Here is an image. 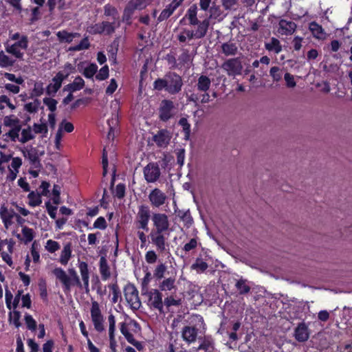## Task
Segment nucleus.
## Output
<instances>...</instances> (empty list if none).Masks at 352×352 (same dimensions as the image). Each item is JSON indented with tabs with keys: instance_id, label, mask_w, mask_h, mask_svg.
I'll list each match as a JSON object with an SVG mask.
<instances>
[{
	"instance_id": "4be33fe9",
	"label": "nucleus",
	"mask_w": 352,
	"mask_h": 352,
	"mask_svg": "<svg viewBox=\"0 0 352 352\" xmlns=\"http://www.w3.org/2000/svg\"><path fill=\"white\" fill-rule=\"evenodd\" d=\"M65 78L63 77L62 73H57L52 78V82L47 85L46 91L48 95L55 94L60 88L63 81Z\"/></svg>"
},
{
	"instance_id": "f03ea898",
	"label": "nucleus",
	"mask_w": 352,
	"mask_h": 352,
	"mask_svg": "<svg viewBox=\"0 0 352 352\" xmlns=\"http://www.w3.org/2000/svg\"><path fill=\"white\" fill-rule=\"evenodd\" d=\"M80 273L81 275L82 283L80 282L79 277L74 269L69 270V276L70 278L73 286H77L80 289H85L87 292L89 291V270L87 263L82 261L78 265Z\"/></svg>"
},
{
	"instance_id": "7c9ffc66",
	"label": "nucleus",
	"mask_w": 352,
	"mask_h": 352,
	"mask_svg": "<svg viewBox=\"0 0 352 352\" xmlns=\"http://www.w3.org/2000/svg\"><path fill=\"white\" fill-rule=\"evenodd\" d=\"M20 131L21 129L16 127L14 129H10L7 133L3 134L2 138L3 141L6 142H15L16 141H19V135Z\"/></svg>"
},
{
	"instance_id": "f8f14e48",
	"label": "nucleus",
	"mask_w": 352,
	"mask_h": 352,
	"mask_svg": "<svg viewBox=\"0 0 352 352\" xmlns=\"http://www.w3.org/2000/svg\"><path fill=\"white\" fill-rule=\"evenodd\" d=\"M151 0H131L126 7L123 20L129 21L135 10H142L144 8Z\"/></svg>"
},
{
	"instance_id": "3c124183",
	"label": "nucleus",
	"mask_w": 352,
	"mask_h": 352,
	"mask_svg": "<svg viewBox=\"0 0 352 352\" xmlns=\"http://www.w3.org/2000/svg\"><path fill=\"white\" fill-rule=\"evenodd\" d=\"M22 234H23V238L21 239L23 240L25 243H30L34 239V231L32 229H31L30 228L23 226L22 228Z\"/></svg>"
},
{
	"instance_id": "69168bd1",
	"label": "nucleus",
	"mask_w": 352,
	"mask_h": 352,
	"mask_svg": "<svg viewBox=\"0 0 352 352\" xmlns=\"http://www.w3.org/2000/svg\"><path fill=\"white\" fill-rule=\"evenodd\" d=\"M151 280V274L149 272H147L144 278L142 280L141 285H142V293L146 292L148 290V286Z\"/></svg>"
},
{
	"instance_id": "9d476101",
	"label": "nucleus",
	"mask_w": 352,
	"mask_h": 352,
	"mask_svg": "<svg viewBox=\"0 0 352 352\" xmlns=\"http://www.w3.org/2000/svg\"><path fill=\"white\" fill-rule=\"evenodd\" d=\"M169 232H164L151 230L149 236L151 243L157 248V250L164 252L166 250V241L168 239Z\"/></svg>"
},
{
	"instance_id": "e433bc0d",
	"label": "nucleus",
	"mask_w": 352,
	"mask_h": 352,
	"mask_svg": "<svg viewBox=\"0 0 352 352\" xmlns=\"http://www.w3.org/2000/svg\"><path fill=\"white\" fill-rule=\"evenodd\" d=\"M15 60L6 54L3 50L0 51V67L7 68L14 65Z\"/></svg>"
},
{
	"instance_id": "bf43d9fd",
	"label": "nucleus",
	"mask_w": 352,
	"mask_h": 352,
	"mask_svg": "<svg viewBox=\"0 0 352 352\" xmlns=\"http://www.w3.org/2000/svg\"><path fill=\"white\" fill-rule=\"evenodd\" d=\"M75 72V67L71 63H66L64 65L63 71H60L58 73H62L63 77L66 79L71 74Z\"/></svg>"
},
{
	"instance_id": "5701e85b",
	"label": "nucleus",
	"mask_w": 352,
	"mask_h": 352,
	"mask_svg": "<svg viewBox=\"0 0 352 352\" xmlns=\"http://www.w3.org/2000/svg\"><path fill=\"white\" fill-rule=\"evenodd\" d=\"M18 306L22 307L30 308L31 306V299L30 295L23 294L21 291H18L17 294L15 295L13 301L14 308H16Z\"/></svg>"
},
{
	"instance_id": "603ef678",
	"label": "nucleus",
	"mask_w": 352,
	"mask_h": 352,
	"mask_svg": "<svg viewBox=\"0 0 352 352\" xmlns=\"http://www.w3.org/2000/svg\"><path fill=\"white\" fill-rule=\"evenodd\" d=\"M45 248L50 253H54L60 249V245L57 241L49 239L47 241Z\"/></svg>"
},
{
	"instance_id": "79ce46f5",
	"label": "nucleus",
	"mask_w": 352,
	"mask_h": 352,
	"mask_svg": "<svg viewBox=\"0 0 352 352\" xmlns=\"http://www.w3.org/2000/svg\"><path fill=\"white\" fill-rule=\"evenodd\" d=\"M29 205L35 207L39 206L42 203L41 195L40 193L32 191L28 196Z\"/></svg>"
},
{
	"instance_id": "bb28decb",
	"label": "nucleus",
	"mask_w": 352,
	"mask_h": 352,
	"mask_svg": "<svg viewBox=\"0 0 352 352\" xmlns=\"http://www.w3.org/2000/svg\"><path fill=\"white\" fill-rule=\"evenodd\" d=\"M222 53L226 56H233L238 52V47L236 43L232 42H226L221 46Z\"/></svg>"
},
{
	"instance_id": "9b49d317",
	"label": "nucleus",
	"mask_w": 352,
	"mask_h": 352,
	"mask_svg": "<svg viewBox=\"0 0 352 352\" xmlns=\"http://www.w3.org/2000/svg\"><path fill=\"white\" fill-rule=\"evenodd\" d=\"M143 173L145 180L148 183L156 182L160 175L161 171L157 163H148L143 169Z\"/></svg>"
},
{
	"instance_id": "0e129e2a",
	"label": "nucleus",
	"mask_w": 352,
	"mask_h": 352,
	"mask_svg": "<svg viewBox=\"0 0 352 352\" xmlns=\"http://www.w3.org/2000/svg\"><path fill=\"white\" fill-rule=\"evenodd\" d=\"M39 106V102L38 100H34V102H28L25 104V110L30 113H35L37 111Z\"/></svg>"
},
{
	"instance_id": "1a4fd4ad",
	"label": "nucleus",
	"mask_w": 352,
	"mask_h": 352,
	"mask_svg": "<svg viewBox=\"0 0 352 352\" xmlns=\"http://www.w3.org/2000/svg\"><path fill=\"white\" fill-rule=\"evenodd\" d=\"M153 228L152 230L169 232L170 226L168 217L165 213L156 212L151 216Z\"/></svg>"
},
{
	"instance_id": "58836bf2",
	"label": "nucleus",
	"mask_w": 352,
	"mask_h": 352,
	"mask_svg": "<svg viewBox=\"0 0 352 352\" xmlns=\"http://www.w3.org/2000/svg\"><path fill=\"white\" fill-rule=\"evenodd\" d=\"M100 272L102 279L107 280L110 276L109 267L106 258L102 256L100 259Z\"/></svg>"
},
{
	"instance_id": "c03bdc74",
	"label": "nucleus",
	"mask_w": 352,
	"mask_h": 352,
	"mask_svg": "<svg viewBox=\"0 0 352 352\" xmlns=\"http://www.w3.org/2000/svg\"><path fill=\"white\" fill-rule=\"evenodd\" d=\"M208 267L207 263L201 258H197L195 262L191 265V269L195 270L197 273L204 272Z\"/></svg>"
},
{
	"instance_id": "c9c22d12",
	"label": "nucleus",
	"mask_w": 352,
	"mask_h": 352,
	"mask_svg": "<svg viewBox=\"0 0 352 352\" xmlns=\"http://www.w3.org/2000/svg\"><path fill=\"white\" fill-rule=\"evenodd\" d=\"M177 39L180 43H186L187 41L195 39L192 30L184 28L177 36Z\"/></svg>"
},
{
	"instance_id": "dca6fc26",
	"label": "nucleus",
	"mask_w": 352,
	"mask_h": 352,
	"mask_svg": "<svg viewBox=\"0 0 352 352\" xmlns=\"http://www.w3.org/2000/svg\"><path fill=\"white\" fill-rule=\"evenodd\" d=\"M174 104L168 100L162 101L160 107V118L163 121L169 120L173 116Z\"/></svg>"
},
{
	"instance_id": "e2e57ef3",
	"label": "nucleus",
	"mask_w": 352,
	"mask_h": 352,
	"mask_svg": "<svg viewBox=\"0 0 352 352\" xmlns=\"http://www.w3.org/2000/svg\"><path fill=\"white\" fill-rule=\"evenodd\" d=\"M58 128L63 132L71 133L74 131V125L72 123L63 120L59 124Z\"/></svg>"
},
{
	"instance_id": "f704fd0d",
	"label": "nucleus",
	"mask_w": 352,
	"mask_h": 352,
	"mask_svg": "<svg viewBox=\"0 0 352 352\" xmlns=\"http://www.w3.org/2000/svg\"><path fill=\"white\" fill-rule=\"evenodd\" d=\"M178 7L179 6L177 3L171 2L166 8L162 11L158 17V21H162L168 19Z\"/></svg>"
},
{
	"instance_id": "2eb2a0df",
	"label": "nucleus",
	"mask_w": 352,
	"mask_h": 352,
	"mask_svg": "<svg viewBox=\"0 0 352 352\" xmlns=\"http://www.w3.org/2000/svg\"><path fill=\"white\" fill-rule=\"evenodd\" d=\"M148 298V305L154 308H162V295L160 292L156 289H152L142 293Z\"/></svg>"
},
{
	"instance_id": "774afa93",
	"label": "nucleus",
	"mask_w": 352,
	"mask_h": 352,
	"mask_svg": "<svg viewBox=\"0 0 352 352\" xmlns=\"http://www.w3.org/2000/svg\"><path fill=\"white\" fill-rule=\"evenodd\" d=\"M25 320L28 329L33 331L36 329V322L32 316L26 315L25 316Z\"/></svg>"
},
{
	"instance_id": "6e6d98bb",
	"label": "nucleus",
	"mask_w": 352,
	"mask_h": 352,
	"mask_svg": "<svg viewBox=\"0 0 352 352\" xmlns=\"http://www.w3.org/2000/svg\"><path fill=\"white\" fill-rule=\"evenodd\" d=\"M221 3L226 10H236L238 0H221Z\"/></svg>"
},
{
	"instance_id": "8fccbe9b",
	"label": "nucleus",
	"mask_w": 352,
	"mask_h": 352,
	"mask_svg": "<svg viewBox=\"0 0 352 352\" xmlns=\"http://www.w3.org/2000/svg\"><path fill=\"white\" fill-rule=\"evenodd\" d=\"M97 71V65L95 63H90L84 69L82 74L86 78H91L96 74Z\"/></svg>"
},
{
	"instance_id": "2f4dec72",
	"label": "nucleus",
	"mask_w": 352,
	"mask_h": 352,
	"mask_svg": "<svg viewBox=\"0 0 352 352\" xmlns=\"http://www.w3.org/2000/svg\"><path fill=\"white\" fill-rule=\"evenodd\" d=\"M159 288L162 292L172 291L176 288L175 279L174 278H167L160 283Z\"/></svg>"
},
{
	"instance_id": "20e7f679",
	"label": "nucleus",
	"mask_w": 352,
	"mask_h": 352,
	"mask_svg": "<svg viewBox=\"0 0 352 352\" xmlns=\"http://www.w3.org/2000/svg\"><path fill=\"white\" fill-rule=\"evenodd\" d=\"M151 211L149 208L144 205L140 206L133 223V228H141L148 232Z\"/></svg>"
},
{
	"instance_id": "680f3d73",
	"label": "nucleus",
	"mask_w": 352,
	"mask_h": 352,
	"mask_svg": "<svg viewBox=\"0 0 352 352\" xmlns=\"http://www.w3.org/2000/svg\"><path fill=\"white\" fill-rule=\"evenodd\" d=\"M236 287L240 294H245L250 291V287L245 283V281L242 279L236 282Z\"/></svg>"
},
{
	"instance_id": "052dcab7",
	"label": "nucleus",
	"mask_w": 352,
	"mask_h": 352,
	"mask_svg": "<svg viewBox=\"0 0 352 352\" xmlns=\"http://www.w3.org/2000/svg\"><path fill=\"white\" fill-rule=\"evenodd\" d=\"M109 76V67L107 65L103 66L96 75V78L98 80H104Z\"/></svg>"
},
{
	"instance_id": "cd10ccee",
	"label": "nucleus",
	"mask_w": 352,
	"mask_h": 352,
	"mask_svg": "<svg viewBox=\"0 0 352 352\" xmlns=\"http://www.w3.org/2000/svg\"><path fill=\"white\" fill-rule=\"evenodd\" d=\"M84 80L80 76H77L75 78V79L72 83L67 85L64 87V90L69 92H74L82 89L84 87Z\"/></svg>"
},
{
	"instance_id": "c85d7f7f",
	"label": "nucleus",
	"mask_w": 352,
	"mask_h": 352,
	"mask_svg": "<svg viewBox=\"0 0 352 352\" xmlns=\"http://www.w3.org/2000/svg\"><path fill=\"white\" fill-rule=\"evenodd\" d=\"M309 30L312 33L314 37L318 39L323 40L326 38V33L321 25L316 22H311L309 24Z\"/></svg>"
},
{
	"instance_id": "aec40b11",
	"label": "nucleus",
	"mask_w": 352,
	"mask_h": 352,
	"mask_svg": "<svg viewBox=\"0 0 352 352\" xmlns=\"http://www.w3.org/2000/svg\"><path fill=\"white\" fill-rule=\"evenodd\" d=\"M91 320L94 326V329L98 332H102L104 328V317L100 312V309H91Z\"/></svg>"
},
{
	"instance_id": "a211bd4d",
	"label": "nucleus",
	"mask_w": 352,
	"mask_h": 352,
	"mask_svg": "<svg viewBox=\"0 0 352 352\" xmlns=\"http://www.w3.org/2000/svg\"><path fill=\"white\" fill-rule=\"evenodd\" d=\"M171 138V133L168 131L162 129L153 136V140L157 146L165 148L169 144Z\"/></svg>"
},
{
	"instance_id": "7ed1b4c3",
	"label": "nucleus",
	"mask_w": 352,
	"mask_h": 352,
	"mask_svg": "<svg viewBox=\"0 0 352 352\" xmlns=\"http://www.w3.org/2000/svg\"><path fill=\"white\" fill-rule=\"evenodd\" d=\"M28 38L25 36H23L19 41H16L12 45L6 44L5 49L6 52L12 54L16 59L23 60L25 51L28 48Z\"/></svg>"
},
{
	"instance_id": "412c9836",
	"label": "nucleus",
	"mask_w": 352,
	"mask_h": 352,
	"mask_svg": "<svg viewBox=\"0 0 352 352\" xmlns=\"http://www.w3.org/2000/svg\"><path fill=\"white\" fill-rule=\"evenodd\" d=\"M295 339L300 342H305L309 338V331L307 325L305 322H300L294 331Z\"/></svg>"
},
{
	"instance_id": "39448f33",
	"label": "nucleus",
	"mask_w": 352,
	"mask_h": 352,
	"mask_svg": "<svg viewBox=\"0 0 352 352\" xmlns=\"http://www.w3.org/2000/svg\"><path fill=\"white\" fill-rule=\"evenodd\" d=\"M198 323L193 326H185L182 332V338L188 344L194 342L198 335V331L201 327L204 329V319L201 316H195Z\"/></svg>"
},
{
	"instance_id": "4c0bfd02",
	"label": "nucleus",
	"mask_w": 352,
	"mask_h": 352,
	"mask_svg": "<svg viewBox=\"0 0 352 352\" xmlns=\"http://www.w3.org/2000/svg\"><path fill=\"white\" fill-rule=\"evenodd\" d=\"M3 124L6 126L10 127V129L18 128L21 130V126L20 124L19 120L14 116H8L3 119Z\"/></svg>"
},
{
	"instance_id": "f257e3e1",
	"label": "nucleus",
	"mask_w": 352,
	"mask_h": 352,
	"mask_svg": "<svg viewBox=\"0 0 352 352\" xmlns=\"http://www.w3.org/2000/svg\"><path fill=\"white\" fill-rule=\"evenodd\" d=\"M187 19L190 25H197V28L193 30L195 39H200L204 38L208 30L210 25L209 19H205L203 21H199L197 18V7L195 4L192 5L187 10L184 17L180 21V23Z\"/></svg>"
},
{
	"instance_id": "13d9d810",
	"label": "nucleus",
	"mask_w": 352,
	"mask_h": 352,
	"mask_svg": "<svg viewBox=\"0 0 352 352\" xmlns=\"http://www.w3.org/2000/svg\"><path fill=\"white\" fill-rule=\"evenodd\" d=\"M104 14L106 16H111L113 19H118V14L117 10L111 5H106L104 6Z\"/></svg>"
},
{
	"instance_id": "49530a36",
	"label": "nucleus",
	"mask_w": 352,
	"mask_h": 352,
	"mask_svg": "<svg viewBox=\"0 0 352 352\" xmlns=\"http://www.w3.org/2000/svg\"><path fill=\"white\" fill-rule=\"evenodd\" d=\"M108 320L109 323V340L110 344L112 346L113 342H114V331L116 326V320L115 317L113 314H110L108 317Z\"/></svg>"
},
{
	"instance_id": "6ab92c4d",
	"label": "nucleus",
	"mask_w": 352,
	"mask_h": 352,
	"mask_svg": "<svg viewBox=\"0 0 352 352\" xmlns=\"http://www.w3.org/2000/svg\"><path fill=\"white\" fill-rule=\"evenodd\" d=\"M296 29V25L292 21L281 19L278 23V32L282 35H291Z\"/></svg>"
},
{
	"instance_id": "ea45409f",
	"label": "nucleus",
	"mask_w": 352,
	"mask_h": 352,
	"mask_svg": "<svg viewBox=\"0 0 352 352\" xmlns=\"http://www.w3.org/2000/svg\"><path fill=\"white\" fill-rule=\"evenodd\" d=\"M265 49L269 51L273 52L276 54H278L281 52L282 46L280 43V41L275 38H272L270 42L265 45Z\"/></svg>"
},
{
	"instance_id": "a878e982",
	"label": "nucleus",
	"mask_w": 352,
	"mask_h": 352,
	"mask_svg": "<svg viewBox=\"0 0 352 352\" xmlns=\"http://www.w3.org/2000/svg\"><path fill=\"white\" fill-rule=\"evenodd\" d=\"M56 36L61 43H70L76 38L80 37V34L77 32H68L65 30L58 31Z\"/></svg>"
},
{
	"instance_id": "0eeeda50",
	"label": "nucleus",
	"mask_w": 352,
	"mask_h": 352,
	"mask_svg": "<svg viewBox=\"0 0 352 352\" xmlns=\"http://www.w3.org/2000/svg\"><path fill=\"white\" fill-rule=\"evenodd\" d=\"M221 68L230 76H235L241 74L243 65L239 58H229L223 63Z\"/></svg>"
},
{
	"instance_id": "a19ab883",
	"label": "nucleus",
	"mask_w": 352,
	"mask_h": 352,
	"mask_svg": "<svg viewBox=\"0 0 352 352\" xmlns=\"http://www.w3.org/2000/svg\"><path fill=\"white\" fill-rule=\"evenodd\" d=\"M166 270H167L166 265L164 263L160 262L155 267V270L153 271V276L156 279L160 280L164 277Z\"/></svg>"
},
{
	"instance_id": "5fc2aeb1",
	"label": "nucleus",
	"mask_w": 352,
	"mask_h": 352,
	"mask_svg": "<svg viewBox=\"0 0 352 352\" xmlns=\"http://www.w3.org/2000/svg\"><path fill=\"white\" fill-rule=\"evenodd\" d=\"M135 233L141 241V247L145 246L147 241V236L145 234V230L141 228H133Z\"/></svg>"
},
{
	"instance_id": "6e6552de",
	"label": "nucleus",
	"mask_w": 352,
	"mask_h": 352,
	"mask_svg": "<svg viewBox=\"0 0 352 352\" xmlns=\"http://www.w3.org/2000/svg\"><path fill=\"white\" fill-rule=\"evenodd\" d=\"M124 296L130 308H140L141 302L138 296V291L134 285L129 283L124 289Z\"/></svg>"
},
{
	"instance_id": "c756f323",
	"label": "nucleus",
	"mask_w": 352,
	"mask_h": 352,
	"mask_svg": "<svg viewBox=\"0 0 352 352\" xmlns=\"http://www.w3.org/2000/svg\"><path fill=\"white\" fill-rule=\"evenodd\" d=\"M175 212H177V217L180 219L181 221H182L184 223V226L186 228H190L192 223L193 219L191 217L190 212L189 210H180L178 211L175 210Z\"/></svg>"
},
{
	"instance_id": "a18cd8bd",
	"label": "nucleus",
	"mask_w": 352,
	"mask_h": 352,
	"mask_svg": "<svg viewBox=\"0 0 352 352\" xmlns=\"http://www.w3.org/2000/svg\"><path fill=\"white\" fill-rule=\"evenodd\" d=\"M90 47V43L89 41V39L87 37H85L83 39L81 40V41L79 43V44L72 46L69 48V51H81L84 50H87Z\"/></svg>"
},
{
	"instance_id": "473e14b6",
	"label": "nucleus",
	"mask_w": 352,
	"mask_h": 352,
	"mask_svg": "<svg viewBox=\"0 0 352 352\" xmlns=\"http://www.w3.org/2000/svg\"><path fill=\"white\" fill-rule=\"evenodd\" d=\"M21 134V137L19 136V142L22 144H25L34 138V132L30 126L27 128L23 129Z\"/></svg>"
},
{
	"instance_id": "09e8293b",
	"label": "nucleus",
	"mask_w": 352,
	"mask_h": 352,
	"mask_svg": "<svg viewBox=\"0 0 352 352\" xmlns=\"http://www.w3.org/2000/svg\"><path fill=\"white\" fill-rule=\"evenodd\" d=\"M109 288L111 290V294H110L111 300L112 302L116 303L118 301V299L121 298L118 285L117 283H114L109 285Z\"/></svg>"
},
{
	"instance_id": "ddd939ff",
	"label": "nucleus",
	"mask_w": 352,
	"mask_h": 352,
	"mask_svg": "<svg viewBox=\"0 0 352 352\" xmlns=\"http://www.w3.org/2000/svg\"><path fill=\"white\" fill-rule=\"evenodd\" d=\"M148 199L153 207L160 208L166 203L167 196L160 189L155 188L150 192Z\"/></svg>"
},
{
	"instance_id": "37998d69",
	"label": "nucleus",
	"mask_w": 352,
	"mask_h": 352,
	"mask_svg": "<svg viewBox=\"0 0 352 352\" xmlns=\"http://www.w3.org/2000/svg\"><path fill=\"white\" fill-rule=\"evenodd\" d=\"M225 15L223 14V12L218 6H213L210 9V18L217 19L218 21H222Z\"/></svg>"
},
{
	"instance_id": "338daca9",
	"label": "nucleus",
	"mask_w": 352,
	"mask_h": 352,
	"mask_svg": "<svg viewBox=\"0 0 352 352\" xmlns=\"http://www.w3.org/2000/svg\"><path fill=\"white\" fill-rule=\"evenodd\" d=\"M43 102L52 113L56 109L57 101L55 99L45 98L43 99Z\"/></svg>"
},
{
	"instance_id": "f3484780",
	"label": "nucleus",
	"mask_w": 352,
	"mask_h": 352,
	"mask_svg": "<svg viewBox=\"0 0 352 352\" xmlns=\"http://www.w3.org/2000/svg\"><path fill=\"white\" fill-rule=\"evenodd\" d=\"M53 274L57 280H58L63 285L65 291H70L71 287L73 286L68 274L60 267H56L52 271Z\"/></svg>"
},
{
	"instance_id": "b1692460",
	"label": "nucleus",
	"mask_w": 352,
	"mask_h": 352,
	"mask_svg": "<svg viewBox=\"0 0 352 352\" xmlns=\"http://www.w3.org/2000/svg\"><path fill=\"white\" fill-rule=\"evenodd\" d=\"M198 350L204 351L205 352H214V342L212 338L209 336H206L201 339Z\"/></svg>"
},
{
	"instance_id": "4d7b16f0",
	"label": "nucleus",
	"mask_w": 352,
	"mask_h": 352,
	"mask_svg": "<svg viewBox=\"0 0 352 352\" xmlns=\"http://www.w3.org/2000/svg\"><path fill=\"white\" fill-rule=\"evenodd\" d=\"M120 332L124 336L128 342L131 343L135 338L133 335L129 331L124 323H122L120 327Z\"/></svg>"
},
{
	"instance_id": "864d4df0",
	"label": "nucleus",
	"mask_w": 352,
	"mask_h": 352,
	"mask_svg": "<svg viewBox=\"0 0 352 352\" xmlns=\"http://www.w3.org/2000/svg\"><path fill=\"white\" fill-rule=\"evenodd\" d=\"M4 77L7 80L15 82L17 85H22L24 82V79L23 78V77H21V76H16L14 74L6 72L4 74Z\"/></svg>"
},
{
	"instance_id": "393cba45",
	"label": "nucleus",
	"mask_w": 352,
	"mask_h": 352,
	"mask_svg": "<svg viewBox=\"0 0 352 352\" xmlns=\"http://www.w3.org/2000/svg\"><path fill=\"white\" fill-rule=\"evenodd\" d=\"M72 250L71 243H67L65 244L60 254L58 259L59 263L63 265H66L72 258Z\"/></svg>"
},
{
	"instance_id": "72a5a7b5",
	"label": "nucleus",
	"mask_w": 352,
	"mask_h": 352,
	"mask_svg": "<svg viewBox=\"0 0 352 352\" xmlns=\"http://www.w3.org/2000/svg\"><path fill=\"white\" fill-rule=\"evenodd\" d=\"M210 85V79L208 76L202 75L198 78L197 87L199 91L206 92Z\"/></svg>"
},
{
	"instance_id": "de8ad7c7",
	"label": "nucleus",
	"mask_w": 352,
	"mask_h": 352,
	"mask_svg": "<svg viewBox=\"0 0 352 352\" xmlns=\"http://www.w3.org/2000/svg\"><path fill=\"white\" fill-rule=\"evenodd\" d=\"M20 317L21 314L16 309H12V311L9 312V320L16 327H19L21 325Z\"/></svg>"
},
{
	"instance_id": "4468645a",
	"label": "nucleus",
	"mask_w": 352,
	"mask_h": 352,
	"mask_svg": "<svg viewBox=\"0 0 352 352\" xmlns=\"http://www.w3.org/2000/svg\"><path fill=\"white\" fill-rule=\"evenodd\" d=\"M22 153L24 157L29 161L32 168L37 169L41 168V162L38 157V151L36 148H25L22 150Z\"/></svg>"
},
{
	"instance_id": "423d86ee",
	"label": "nucleus",
	"mask_w": 352,
	"mask_h": 352,
	"mask_svg": "<svg viewBox=\"0 0 352 352\" xmlns=\"http://www.w3.org/2000/svg\"><path fill=\"white\" fill-rule=\"evenodd\" d=\"M165 78L166 91L170 94H175L181 91L183 82L180 76L175 73H169L165 76Z\"/></svg>"
}]
</instances>
